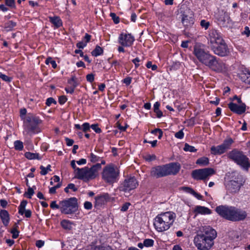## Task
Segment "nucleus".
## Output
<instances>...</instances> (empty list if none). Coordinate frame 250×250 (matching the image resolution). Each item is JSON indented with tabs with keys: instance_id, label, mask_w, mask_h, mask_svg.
<instances>
[{
	"instance_id": "f257e3e1",
	"label": "nucleus",
	"mask_w": 250,
	"mask_h": 250,
	"mask_svg": "<svg viewBox=\"0 0 250 250\" xmlns=\"http://www.w3.org/2000/svg\"><path fill=\"white\" fill-rule=\"evenodd\" d=\"M193 54L201 63L213 71L223 73L228 69V66L225 63L208 51H206L200 45L194 46Z\"/></svg>"
},
{
	"instance_id": "f03ea898",
	"label": "nucleus",
	"mask_w": 250,
	"mask_h": 250,
	"mask_svg": "<svg viewBox=\"0 0 250 250\" xmlns=\"http://www.w3.org/2000/svg\"><path fill=\"white\" fill-rule=\"evenodd\" d=\"M217 236L215 229L209 226L203 228V231L194 238V243L199 250H209L214 245V240Z\"/></svg>"
},
{
	"instance_id": "7ed1b4c3",
	"label": "nucleus",
	"mask_w": 250,
	"mask_h": 250,
	"mask_svg": "<svg viewBox=\"0 0 250 250\" xmlns=\"http://www.w3.org/2000/svg\"><path fill=\"white\" fill-rule=\"evenodd\" d=\"M176 218L175 213L167 211L161 213L154 219V226L158 232H163L168 229L173 225Z\"/></svg>"
},
{
	"instance_id": "20e7f679",
	"label": "nucleus",
	"mask_w": 250,
	"mask_h": 250,
	"mask_svg": "<svg viewBox=\"0 0 250 250\" xmlns=\"http://www.w3.org/2000/svg\"><path fill=\"white\" fill-rule=\"evenodd\" d=\"M120 170L119 168L112 164L104 167L101 173L102 180L106 184L111 185L116 183L119 178Z\"/></svg>"
},
{
	"instance_id": "39448f33",
	"label": "nucleus",
	"mask_w": 250,
	"mask_h": 250,
	"mask_svg": "<svg viewBox=\"0 0 250 250\" xmlns=\"http://www.w3.org/2000/svg\"><path fill=\"white\" fill-rule=\"evenodd\" d=\"M228 157L243 169L246 171L249 170L250 167V160L243 151L233 149L228 153Z\"/></svg>"
},
{
	"instance_id": "423d86ee",
	"label": "nucleus",
	"mask_w": 250,
	"mask_h": 250,
	"mask_svg": "<svg viewBox=\"0 0 250 250\" xmlns=\"http://www.w3.org/2000/svg\"><path fill=\"white\" fill-rule=\"evenodd\" d=\"M228 157L243 169L246 171L249 170L250 167V160L243 151L233 149L228 153Z\"/></svg>"
},
{
	"instance_id": "0eeeda50",
	"label": "nucleus",
	"mask_w": 250,
	"mask_h": 250,
	"mask_svg": "<svg viewBox=\"0 0 250 250\" xmlns=\"http://www.w3.org/2000/svg\"><path fill=\"white\" fill-rule=\"evenodd\" d=\"M101 168V164L97 163L89 168L87 167L78 168V174L75 177L78 179L83 180L85 182L95 179L98 171Z\"/></svg>"
},
{
	"instance_id": "6e6552de",
	"label": "nucleus",
	"mask_w": 250,
	"mask_h": 250,
	"mask_svg": "<svg viewBox=\"0 0 250 250\" xmlns=\"http://www.w3.org/2000/svg\"><path fill=\"white\" fill-rule=\"evenodd\" d=\"M61 211L65 214H71L78 209V200L76 197H71L60 202Z\"/></svg>"
},
{
	"instance_id": "1a4fd4ad",
	"label": "nucleus",
	"mask_w": 250,
	"mask_h": 250,
	"mask_svg": "<svg viewBox=\"0 0 250 250\" xmlns=\"http://www.w3.org/2000/svg\"><path fill=\"white\" fill-rule=\"evenodd\" d=\"M42 122V120L38 117L34 116H28L24 121L25 129L28 133H38L41 131L40 125Z\"/></svg>"
},
{
	"instance_id": "9d476101",
	"label": "nucleus",
	"mask_w": 250,
	"mask_h": 250,
	"mask_svg": "<svg viewBox=\"0 0 250 250\" xmlns=\"http://www.w3.org/2000/svg\"><path fill=\"white\" fill-rule=\"evenodd\" d=\"M243 184L244 181L241 176H237L234 179L228 181L226 184V189L229 193L235 194L238 192Z\"/></svg>"
},
{
	"instance_id": "9b49d317",
	"label": "nucleus",
	"mask_w": 250,
	"mask_h": 250,
	"mask_svg": "<svg viewBox=\"0 0 250 250\" xmlns=\"http://www.w3.org/2000/svg\"><path fill=\"white\" fill-rule=\"evenodd\" d=\"M210 49L215 55L219 57H227L230 54L229 49L225 40L215 45H212Z\"/></svg>"
},
{
	"instance_id": "f8f14e48",
	"label": "nucleus",
	"mask_w": 250,
	"mask_h": 250,
	"mask_svg": "<svg viewBox=\"0 0 250 250\" xmlns=\"http://www.w3.org/2000/svg\"><path fill=\"white\" fill-rule=\"evenodd\" d=\"M215 173L214 170L212 168H205L195 169L192 171V177L196 180H205Z\"/></svg>"
},
{
	"instance_id": "ddd939ff",
	"label": "nucleus",
	"mask_w": 250,
	"mask_h": 250,
	"mask_svg": "<svg viewBox=\"0 0 250 250\" xmlns=\"http://www.w3.org/2000/svg\"><path fill=\"white\" fill-rule=\"evenodd\" d=\"M234 207L220 205L215 208V211L222 218L232 221Z\"/></svg>"
},
{
	"instance_id": "4468645a",
	"label": "nucleus",
	"mask_w": 250,
	"mask_h": 250,
	"mask_svg": "<svg viewBox=\"0 0 250 250\" xmlns=\"http://www.w3.org/2000/svg\"><path fill=\"white\" fill-rule=\"evenodd\" d=\"M138 186V182L135 177H130L125 179L119 187V190L125 192H129L134 189Z\"/></svg>"
},
{
	"instance_id": "2eb2a0df",
	"label": "nucleus",
	"mask_w": 250,
	"mask_h": 250,
	"mask_svg": "<svg viewBox=\"0 0 250 250\" xmlns=\"http://www.w3.org/2000/svg\"><path fill=\"white\" fill-rule=\"evenodd\" d=\"M207 39L210 47L212 45H215L224 40L221 33L215 29H211L208 31Z\"/></svg>"
},
{
	"instance_id": "dca6fc26",
	"label": "nucleus",
	"mask_w": 250,
	"mask_h": 250,
	"mask_svg": "<svg viewBox=\"0 0 250 250\" xmlns=\"http://www.w3.org/2000/svg\"><path fill=\"white\" fill-rule=\"evenodd\" d=\"M135 41L134 37L131 34L121 33L118 38L119 43L124 47H130Z\"/></svg>"
},
{
	"instance_id": "f3484780",
	"label": "nucleus",
	"mask_w": 250,
	"mask_h": 250,
	"mask_svg": "<svg viewBox=\"0 0 250 250\" xmlns=\"http://www.w3.org/2000/svg\"><path fill=\"white\" fill-rule=\"evenodd\" d=\"M215 17L219 24L223 26H227L230 21L229 14L223 10H219L216 14Z\"/></svg>"
},
{
	"instance_id": "a211bd4d",
	"label": "nucleus",
	"mask_w": 250,
	"mask_h": 250,
	"mask_svg": "<svg viewBox=\"0 0 250 250\" xmlns=\"http://www.w3.org/2000/svg\"><path fill=\"white\" fill-rule=\"evenodd\" d=\"M150 175L156 178L167 176L165 165L153 167L150 171Z\"/></svg>"
},
{
	"instance_id": "6ab92c4d",
	"label": "nucleus",
	"mask_w": 250,
	"mask_h": 250,
	"mask_svg": "<svg viewBox=\"0 0 250 250\" xmlns=\"http://www.w3.org/2000/svg\"><path fill=\"white\" fill-rule=\"evenodd\" d=\"M232 215V222L240 221L247 218V213L245 210L234 207Z\"/></svg>"
},
{
	"instance_id": "aec40b11",
	"label": "nucleus",
	"mask_w": 250,
	"mask_h": 250,
	"mask_svg": "<svg viewBox=\"0 0 250 250\" xmlns=\"http://www.w3.org/2000/svg\"><path fill=\"white\" fill-rule=\"evenodd\" d=\"M165 166L167 176L176 175L181 168V166L178 163H170Z\"/></svg>"
},
{
	"instance_id": "412c9836",
	"label": "nucleus",
	"mask_w": 250,
	"mask_h": 250,
	"mask_svg": "<svg viewBox=\"0 0 250 250\" xmlns=\"http://www.w3.org/2000/svg\"><path fill=\"white\" fill-rule=\"evenodd\" d=\"M239 104L240 105H238L236 104L231 102L228 104V107L233 113L238 115H241L245 112L246 110V105L245 103H241Z\"/></svg>"
},
{
	"instance_id": "4be33fe9",
	"label": "nucleus",
	"mask_w": 250,
	"mask_h": 250,
	"mask_svg": "<svg viewBox=\"0 0 250 250\" xmlns=\"http://www.w3.org/2000/svg\"><path fill=\"white\" fill-rule=\"evenodd\" d=\"M109 199L108 193H103L95 197V207L99 208L105 204Z\"/></svg>"
},
{
	"instance_id": "5701e85b",
	"label": "nucleus",
	"mask_w": 250,
	"mask_h": 250,
	"mask_svg": "<svg viewBox=\"0 0 250 250\" xmlns=\"http://www.w3.org/2000/svg\"><path fill=\"white\" fill-rule=\"evenodd\" d=\"M27 202L26 200H23L21 202V204L18 208L19 213L21 215L25 214L26 218H30L31 216L32 212L29 209H25L26 206Z\"/></svg>"
},
{
	"instance_id": "b1692460",
	"label": "nucleus",
	"mask_w": 250,
	"mask_h": 250,
	"mask_svg": "<svg viewBox=\"0 0 250 250\" xmlns=\"http://www.w3.org/2000/svg\"><path fill=\"white\" fill-rule=\"evenodd\" d=\"M89 250H112L111 247L109 246L102 244L97 245L96 242H92L88 247Z\"/></svg>"
},
{
	"instance_id": "393cba45",
	"label": "nucleus",
	"mask_w": 250,
	"mask_h": 250,
	"mask_svg": "<svg viewBox=\"0 0 250 250\" xmlns=\"http://www.w3.org/2000/svg\"><path fill=\"white\" fill-rule=\"evenodd\" d=\"M226 152V151L221 144L217 146H212L210 148L211 154L214 155H221Z\"/></svg>"
},
{
	"instance_id": "a878e982",
	"label": "nucleus",
	"mask_w": 250,
	"mask_h": 250,
	"mask_svg": "<svg viewBox=\"0 0 250 250\" xmlns=\"http://www.w3.org/2000/svg\"><path fill=\"white\" fill-rule=\"evenodd\" d=\"M49 21L52 23L55 28H58L62 25V22L59 16L49 17Z\"/></svg>"
},
{
	"instance_id": "bb28decb",
	"label": "nucleus",
	"mask_w": 250,
	"mask_h": 250,
	"mask_svg": "<svg viewBox=\"0 0 250 250\" xmlns=\"http://www.w3.org/2000/svg\"><path fill=\"white\" fill-rule=\"evenodd\" d=\"M0 217L3 225L5 226H7L10 220L8 212L6 210H1L0 211Z\"/></svg>"
},
{
	"instance_id": "cd10ccee",
	"label": "nucleus",
	"mask_w": 250,
	"mask_h": 250,
	"mask_svg": "<svg viewBox=\"0 0 250 250\" xmlns=\"http://www.w3.org/2000/svg\"><path fill=\"white\" fill-rule=\"evenodd\" d=\"M182 22L185 27H188L194 23V20L192 17H189L188 15L185 14H183Z\"/></svg>"
},
{
	"instance_id": "c85d7f7f",
	"label": "nucleus",
	"mask_w": 250,
	"mask_h": 250,
	"mask_svg": "<svg viewBox=\"0 0 250 250\" xmlns=\"http://www.w3.org/2000/svg\"><path fill=\"white\" fill-rule=\"evenodd\" d=\"M195 211L197 213L202 214H209L211 213L210 210L208 208L202 206H197Z\"/></svg>"
},
{
	"instance_id": "c756f323",
	"label": "nucleus",
	"mask_w": 250,
	"mask_h": 250,
	"mask_svg": "<svg viewBox=\"0 0 250 250\" xmlns=\"http://www.w3.org/2000/svg\"><path fill=\"white\" fill-rule=\"evenodd\" d=\"M73 223L68 220H62L61 222L62 227L66 230H71L72 228Z\"/></svg>"
},
{
	"instance_id": "7c9ffc66",
	"label": "nucleus",
	"mask_w": 250,
	"mask_h": 250,
	"mask_svg": "<svg viewBox=\"0 0 250 250\" xmlns=\"http://www.w3.org/2000/svg\"><path fill=\"white\" fill-rule=\"evenodd\" d=\"M234 143L233 139L230 137L225 139L223 143L221 144L225 150L227 151V150L229 149L231 147L232 144Z\"/></svg>"
},
{
	"instance_id": "2f4dec72",
	"label": "nucleus",
	"mask_w": 250,
	"mask_h": 250,
	"mask_svg": "<svg viewBox=\"0 0 250 250\" xmlns=\"http://www.w3.org/2000/svg\"><path fill=\"white\" fill-rule=\"evenodd\" d=\"M25 157L29 160L37 159L41 160L42 157L40 156L39 153L26 152L24 154Z\"/></svg>"
},
{
	"instance_id": "473e14b6",
	"label": "nucleus",
	"mask_w": 250,
	"mask_h": 250,
	"mask_svg": "<svg viewBox=\"0 0 250 250\" xmlns=\"http://www.w3.org/2000/svg\"><path fill=\"white\" fill-rule=\"evenodd\" d=\"M196 164L200 166H205L209 164V159L206 157H203L198 159L196 162Z\"/></svg>"
},
{
	"instance_id": "72a5a7b5",
	"label": "nucleus",
	"mask_w": 250,
	"mask_h": 250,
	"mask_svg": "<svg viewBox=\"0 0 250 250\" xmlns=\"http://www.w3.org/2000/svg\"><path fill=\"white\" fill-rule=\"evenodd\" d=\"M68 83L70 85V86L76 88L79 84L77 78L75 75H72L71 78L68 80Z\"/></svg>"
},
{
	"instance_id": "f704fd0d",
	"label": "nucleus",
	"mask_w": 250,
	"mask_h": 250,
	"mask_svg": "<svg viewBox=\"0 0 250 250\" xmlns=\"http://www.w3.org/2000/svg\"><path fill=\"white\" fill-rule=\"evenodd\" d=\"M104 51L100 46L97 45L95 48L91 52L93 56L97 57L103 54Z\"/></svg>"
},
{
	"instance_id": "c9c22d12",
	"label": "nucleus",
	"mask_w": 250,
	"mask_h": 250,
	"mask_svg": "<svg viewBox=\"0 0 250 250\" xmlns=\"http://www.w3.org/2000/svg\"><path fill=\"white\" fill-rule=\"evenodd\" d=\"M36 188L35 186H33L32 188H31L30 186H29L27 191L24 193V196L29 199H31L32 195L34 194V189Z\"/></svg>"
},
{
	"instance_id": "e433bc0d",
	"label": "nucleus",
	"mask_w": 250,
	"mask_h": 250,
	"mask_svg": "<svg viewBox=\"0 0 250 250\" xmlns=\"http://www.w3.org/2000/svg\"><path fill=\"white\" fill-rule=\"evenodd\" d=\"M88 158L91 162L94 163L97 162H98L100 160V157L93 153H91L88 156Z\"/></svg>"
},
{
	"instance_id": "4c0bfd02",
	"label": "nucleus",
	"mask_w": 250,
	"mask_h": 250,
	"mask_svg": "<svg viewBox=\"0 0 250 250\" xmlns=\"http://www.w3.org/2000/svg\"><path fill=\"white\" fill-rule=\"evenodd\" d=\"M14 147L16 150H22L23 148V145L22 142L17 140L14 142Z\"/></svg>"
},
{
	"instance_id": "58836bf2",
	"label": "nucleus",
	"mask_w": 250,
	"mask_h": 250,
	"mask_svg": "<svg viewBox=\"0 0 250 250\" xmlns=\"http://www.w3.org/2000/svg\"><path fill=\"white\" fill-rule=\"evenodd\" d=\"M184 150L185 151H189L191 152H195L197 151V149L193 146H190L187 143L185 144Z\"/></svg>"
},
{
	"instance_id": "ea45409f",
	"label": "nucleus",
	"mask_w": 250,
	"mask_h": 250,
	"mask_svg": "<svg viewBox=\"0 0 250 250\" xmlns=\"http://www.w3.org/2000/svg\"><path fill=\"white\" fill-rule=\"evenodd\" d=\"M18 226H15V227L13 228L10 231V232L12 234V237L14 239H16L19 236V231L17 229Z\"/></svg>"
},
{
	"instance_id": "a19ab883",
	"label": "nucleus",
	"mask_w": 250,
	"mask_h": 250,
	"mask_svg": "<svg viewBox=\"0 0 250 250\" xmlns=\"http://www.w3.org/2000/svg\"><path fill=\"white\" fill-rule=\"evenodd\" d=\"M247 72L241 77V79L245 83L250 84V72L248 71Z\"/></svg>"
},
{
	"instance_id": "79ce46f5",
	"label": "nucleus",
	"mask_w": 250,
	"mask_h": 250,
	"mask_svg": "<svg viewBox=\"0 0 250 250\" xmlns=\"http://www.w3.org/2000/svg\"><path fill=\"white\" fill-rule=\"evenodd\" d=\"M45 63L46 64L50 63L53 68H56L57 66L56 62L54 60H53L51 57H49L46 59L45 60Z\"/></svg>"
},
{
	"instance_id": "37998d69",
	"label": "nucleus",
	"mask_w": 250,
	"mask_h": 250,
	"mask_svg": "<svg viewBox=\"0 0 250 250\" xmlns=\"http://www.w3.org/2000/svg\"><path fill=\"white\" fill-rule=\"evenodd\" d=\"M16 22L12 21H9L5 23V27L9 29H12L16 26Z\"/></svg>"
},
{
	"instance_id": "c03bdc74",
	"label": "nucleus",
	"mask_w": 250,
	"mask_h": 250,
	"mask_svg": "<svg viewBox=\"0 0 250 250\" xmlns=\"http://www.w3.org/2000/svg\"><path fill=\"white\" fill-rule=\"evenodd\" d=\"M0 78L4 81L10 83L12 81V78L8 77V76L3 74L1 72H0Z\"/></svg>"
},
{
	"instance_id": "a18cd8bd",
	"label": "nucleus",
	"mask_w": 250,
	"mask_h": 250,
	"mask_svg": "<svg viewBox=\"0 0 250 250\" xmlns=\"http://www.w3.org/2000/svg\"><path fill=\"white\" fill-rule=\"evenodd\" d=\"M154 244V241L150 239H146L144 241V245L146 247H151Z\"/></svg>"
},
{
	"instance_id": "49530a36",
	"label": "nucleus",
	"mask_w": 250,
	"mask_h": 250,
	"mask_svg": "<svg viewBox=\"0 0 250 250\" xmlns=\"http://www.w3.org/2000/svg\"><path fill=\"white\" fill-rule=\"evenodd\" d=\"M110 16L115 24H117L120 22V19L114 13H110Z\"/></svg>"
},
{
	"instance_id": "de8ad7c7",
	"label": "nucleus",
	"mask_w": 250,
	"mask_h": 250,
	"mask_svg": "<svg viewBox=\"0 0 250 250\" xmlns=\"http://www.w3.org/2000/svg\"><path fill=\"white\" fill-rule=\"evenodd\" d=\"M82 128L83 129V131L84 132H86L90 130V128L91 127V125L88 123H84L82 125Z\"/></svg>"
},
{
	"instance_id": "09e8293b",
	"label": "nucleus",
	"mask_w": 250,
	"mask_h": 250,
	"mask_svg": "<svg viewBox=\"0 0 250 250\" xmlns=\"http://www.w3.org/2000/svg\"><path fill=\"white\" fill-rule=\"evenodd\" d=\"M209 22L208 21H206L205 20H202L200 21V25L202 26V28H204L205 29L207 30L209 26Z\"/></svg>"
},
{
	"instance_id": "8fccbe9b",
	"label": "nucleus",
	"mask_w": 250,
	"mask_h": 250,
	"mask_svg": "<svg viewBox=\"0 0 250 250\" xmlns=\"http://www.w3.org/2000/svg\"><path fill=\"white\" fill-rule=\"evenodd\" d=\"M144 158L146 161L150 162L156 160V156L154 154H147L144 157Z\"/></svg>"
},
{
	"instance_id": "3c124183",
	"label": "nucleus",
	"mask_w": 250,
	"mask_h": 250,
	"mask_svg": "<svg viewBox=\"0 0 250 250\" xmlns=\"http://www.w3.org/2000/svg\"><path fill=\"white\" fill-rule=\"evenodd\" d=\"M76 161L75 160H72L70 163V165L71 167L74 169L75 176H77L78 174V169L79 168L77 167L76 165Z\"/></svg>"
},
{
	"instance_id": "603ef678",
	"label": "nucleus",
	"mask_w": 250,
	"mask_h": 250,
	"mask_svg": "<svg viewBox=\"0 0 250 250\" xmlns=\"http://www.w3.org/2000/svg\"><path fill=\"white\" fill-rule=\"evenodd\" d=\"M5 3L7 6L12 8H15L16 6L15 0H5Z\"/></svg>"
},
{
	"instance_id": "864d4df0",
	"label": "nucleus",
	"mask_w": 250,
	"mask_h": 250,
	"mask_svg": "<svg viewBox=\"0 0 250 250\" xmlns=\"http://www.w3.org/2000/svg\"><path fill=\"white\" fill-rule=\"evenodd\" d=\"M183 130V129H181V130H179L178 132H176L174 134V136L176 138L179 139H182L184 138V133Z\"/></svg>"
},
{
	"instance_id": "5fc2aeb1",
	"label": "nucleus",
	"mask_w": 250,
	"mask_h": 250,
	"mask_svg": "<svg viewBox=\"0 0 250 250\" xmlns=\"http://www.w3.org/2000/svg\"><path fill=\"white\" fill-rule=\"evenodd\" d=\"M91 128L95 131L97 133H100L102 132V130L98 127V124H93L91 125Z\"/></svg>"
},
{
	"instance_id": "6e6d98bb",
	"label": "nucleus",
	"mask_w": 250,
	"mask_h": 250,
	"mask_svg": "<svg viewBox=\"0 0 250 250\" xmlns=\"http://www.w3.org/2000/svg\"><path fill=\"white\" fill-rule=\"evenodd\" d=\"M181 188L185 192L193 194L194 190L191 188L188 187H183Z\"/></svg>"
},
{
	"instance_id": "4d7b16f0",
	"label": "nucleus",
	"mask_w": 250,
	"mask_h": 250,
	"mask_svg": "<svg viewBox=\"0 0 250 250\" xmlns=\"http://www.w3.org/2000/svg\"><path fill=\"white\" fill-rule=\"evenodd\" d=\"M50 208L52 209H60L61 210V205H58L56 204V201H52L50 204Z\"/></svg>"
},
{
	"instance_id": "13d9d810",
	"label": "nucleus",
	"mask_w": 250,
	"mask_h": 250,
	"mask_svg": "<svg viewBox=\"0 0 250 250\" xmlns=\"http://www.w3.org/2000/svg\"><path fill=\"white\" fill-rule=\"evenodd\" d=\"M146 66L148 68H151L152 70H155L157 68V66L155 64H152V62L150 61H149L146 64Z\"/></svg>"
},
{
	"instance_id": "bf43d9fd",
	"label": "nucleus",
	"mask_w": 250,
	"mask_h": 250,
	"mask_svg": "<svg viewBox=\"0 0 250 250\" xmlns=\"http://www.w3.org/2000/svg\"><path fill=\"white\" fill-rule=\"evenodd\" d=\"M57 102L53 98H48L46 101V104L47 106H50L52 104H56Z\"/></svg>"
},
{
	"instance_id": "052dcab7",
	"label": "nucleus",
	"mask_w": 250,
	"mask_h": 250,
	"mask_svg": "<svg viewBox=\"0 0 250 250\" xmlns=\"http://www.w3.org/2000/svg\"><path fill=\"white\" fill-rule=\"evenodd\" d=\"M86 78L88 82L92 83L94 81V75L92 73L88 74L86 75Z\"/></svg>"
},
{
	"instance_id": "680f3d73",
	"label": "nucleus",
	"mask_w": 250,
	"mask_h": 250,
	"mask_svg": "<svg viewBox=\"0 0 250 250\" xmlns=\"http://www.w3.org/2000/svg\"><path fill=\"white\" fill-rule=\"evenodd\" d=\"M84 208L87 210L91 209L92 208V204L90 202L85 201L84 203Z\"/></svg>"
},
{
	"instance_id": "e2e57ef3",
	"label": "nucleus",
	"mask_w": 250,
	"mask_h": 250,
	"mask_svg": "<svg viewBox=\"0 0 250 250\" xmlns=\"http://www.w3.org/2000/svg\"><path fill=\"white\" fill-rule=\"evenodd\" d=\"M129 206H130V203L126 202V203H125L122 206V207L121 208V210L122 211H126L128 209Z\"/></svg>"
},
{
	"instance_id": "0e129e2a",
	"label": "nucleus",
	"mask_w": 250,
	"mask_h": 250,
	"mask_svg": "<svg viewBox=\"0 0 250 250\" xmlns=\"http://www.w3.org/2000/svg\"><path fill=\"white\" fill-rule=\"evenodd\" d=\"M86 43L82 41L78 42L76 44V46L80 49H83L85 46H86Z\"/></svg>"
},
{
	"instance_id": "69168bd1",
	"label": "nucleus",
	"mask_w": 250,
	"mask_h": 250,
	"mask_svg": "<svg viewBox=\"0 0 250 250\" xmlns=\"http://www.w3.org/2000/svg\"><path fill=\"white\" fill-rule=\"evenodd\" d=\"M67 101V98L65 96H61L59 98V103L61 104H64Z\"/></svg>"
},
{
	"instance_id": "338daca9",
	"label": "nucleus",
	"mask_w": 250,
	"mask_h": 250,
	"mask_svg": "<svg viewBox=\"0 0 250 250\" xmlns=\"http://www.w3.org/2000/svg\"><path fill=\"white\" fill-rule=\"evenodd\" d=\"M131 81L132 78L127 77L123 80V83L126 85H129L131 83Z\"/></svg>"
},
{
	"instance_id": "774afa93",
	"label": "nucleus",
	"mask_w": 250,
	"mask_h": 250,
	"mask_svg": "<svg viewBox=\"0 0 250 250\" xmlns=\"http://www.w3.org/2000/svg\"><path fill=\"white\" fill-rule=\"evenodd\" d=\"M132 62L133 63L135 64V68H138L140 64L139 63V62H140V60L139 58L137 57L135 58L134 59L132 60Z\"/></svg>"
}]
</instances>
